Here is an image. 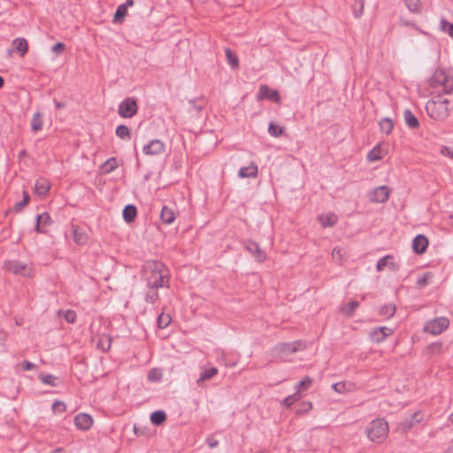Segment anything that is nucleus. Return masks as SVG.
I'll return each mask as SVG.
<instances>
[{"label":"nucleus","instance_id":"1","mask_svg":"<svg viewBox=\"0 0 453 453\" xmlns=\"http://www.w3.org/2000/svg\"><path fill=\"white\" fill-rule=\"evenodd\" d=\"M143 271L148 288L168 287L169 271L162 263L147 262Z\"/></svg>","mask_w":453,"mask_h":453},{"label":"nucleus","instance_id":"2","mask_svg":"<svg viewBox=\"0 0 453 453\" xmlns=\"http://www.w3.org/2000/svg\"><path fill=\"white\" fill-rule=\"evenodd\" d=\"M388 424L383 418H376L370 422L366 427V434L370 441L381 443L388 435Z\"/></svg>","mask_w":453,"mask_h":453},{"label":"nucleus","instance_id":"3","mask_svg":"<svg viewBox=\"0 0 453 453\" xmlns=\"http://www.w3.org/2000/svg\"><path fill=\"white\" fill-rule=\"evenodd\" d=\"M449 100L441 99L438 96L437 99H431L426 103V110L432 119L437 121H442L446 119L449 114Z\"/></svg>","mask_w":453,"mask_h":453},{"label":"nucleus","instance_id":"4","mask_svg":"<svg viewBox=\"0 0 453 453\" xmlns=\"http://www.w3.org/2000/svg\"><path fill=\"white\" fill-rule=\"evenodd\" d=\"M306 348V344L303 341L298 340L293 342L280 343L273 349V352L274 357L287 362L290 354L304 350Z\"/></svg>","mask_w":453,"mask_h":453},{"label":"nucleus","instance_id":"5","mask_svg":"<svg viewBox=\"0 0 453 453\" xmlns=\"http://www.w3.org/2000/svg\"><path fill=\"white\" fill-rule=\"evenodd\" d=\"M431 85L444 94L453 93V75L442 69L436 70L431 79Z\"/></svg>","mask_w":453,"mask_h":453},{"label":"nucleus","instance_id":"6","mask_svg":"<svg viewBox=\"0 0 453 453\" xmlns=\"http://www.w3.org/2000/svg\"><path fill=\"white\" fill-rule=\"evenodd\" d=\"M449 325V321L445 317L436 318L428 321L425 326L424 331L433 335H438L445 331Z\"/></svg>","mask_w":453,"mask_h":453},{"label":"nucleus","instance_id":"7","mask_svg":"<svg viewBox=\"0 0 453 453\" xmlns=\"http://www.w3.org/2000/svg\"><path fill=\"white\" fill-rule=\"evenodd\" d=\"M138 111L136 101L132 97L123 100L119 105V114L125 119L134 117Z\"/></svg>","mask_w":453,"mask_h":453},{"label":"nucleus","instance_id":"8","mask_svg":"<svg viewBox=\"0 0 453 453\" xmlns=\"http://www.w3.org/2000/svg\"><path fill=\"white\" fill-rule=\"evenodd\" d=\"M390 194L391 188L388 186H380L369 194V200L372 203H384L388 200Z\"/></svg>","mask_w":453,"mask_h":453},{"label":"nucleus","instance_id":"9","mask_svg":"<svg viewBox=\"0 0 453 453\" xmlns=\"http://www.w3.org/2000/svg\"><path fill=\"white\" fill-rule=\"evenodd\" d=\"M394 334V329L387 327V326H380L373 328L370 333V339L376 343H380L386 340L388 336H390Z\"/></svg>","mask_w":453,"mask_h":453},{"label":"nucleus","instance_id":"10","mask_svg":"<svg viewBox=\"0 0 453 453\" xmlns=\"http://www.w3.org/2000/svg\"><path fill=\"white\" fill-rule=\"evenodd\" d=\"M264 99H268L278 104L280 103L279 92L275 89H271L267 85L260 86L258 90L257 100L261 101Z\"/></svg>","mask_w":453,"mask_h":453},{"label":"nucleus","instance_id":"11","mask_svg":"<svg viewBox=\"0 0 453 453\" xmlns=\"http://www.w3.org/2000/svg\"><path fill=\"white\" fill-rule=\"evenodd\" d=\"M75 426L82 431H88L93 425V418L87 413H79L74 417Z\"/></svg>","mask_w":453,"mask_h":453},{"label":"nucleus","instance_id":"12","mask_svg":"<svg viewBox=\"0 0 453 453\" xmlns=\"http://www.w3.org/2000/svg\"><path fill=\"white\" fill-rule=\"evenodd\" d=\"M143 153L146 155H158L164 152L165 144L160 140H152L147 145H145L142 149Z\"/></svg>","mask_w":453,"mask_h":453},{"label":"nucleus","instance_id":"13","mask_svg":"<svg viewBox=\"0 0 453 453\" xmlns=\"http://www.w3.org/2000/svg\"><path fill=\"white\" fill-rule=\"evenodd\" d=\"M51 219L49 213L44 212L36 217L35 231L45 234L48 226L51 224Z\"/></svg>","mask_w":453,"mask_h":453},{"label":"nucleus","instance_id":"14","mask_svg":"<svg viewBox=\"0 0 453 453\" xmlns=\"http://www.w3.org/2000/svg\"><path fill=\"white\" fill-rule=\"evenodd\" d=\"M428 246V240L423 234L417 235L412 241L413 251L417 254H423Z\"/></svg>","mask_w":453,"mask_h":453},{"label":"nucleus","instance_id":"15","mask_svg":"<svg viewBox=\"0 0 453 453\" xmlns=\"http://www.w3.org/2000/svg\"><path fill=\"white\" fill-rule=\"evenodd\" d=\"M317 219L321 226L325 228L334 226L338 221V217L334 212H327L326 214L318 215Z\"/></svg>","mask_w":453,"mask_h":453},{"label":"nucleus","instance_id":"16","mask_svg":"<svg viewBox=\"0 0 453 453\" xmlns=\"http://www.w3.org/2000/svg\"><path fill=\"white\" fill-rule=\"evenodd\" d=\"M72 232H73V241L78 245H84L88 242V235L82 228H81L77 226H73Z\"/></svg>","mask_w":453,"mask_h":453},{"label":"nucleus","instance_id":"17","mask_svg":"<svg viewBox=\"0 0 453 453\" xmlns=\"http://www.w3.org/2000/svg\"><path fill=\"white\" fill-rule=\"evenodd\" d=\"M4 268L14 273V274H25L27 267L25 265L18 262V261H8L4 264Z\"/></svg>","mask_w":453,"mask_h":453},{"label":"nucleus","instance_id":"18","mask_svg":"<svg viewBox=\"0 0 453 453\" xmlns=\"http://www.w3.org/2000/svg\"><path fill=\"white\" fill-rule=\"evenodd\" d=\"M257 165L255 163H251L248 166H243L239 170L238 176L240 178H255L257 175Z\"/></svg>","mask_w":453,"mask_h":453},{"label":"nucleus","instance_id":"19","mask_svg":"<svg viewBox=\"0 0 453 453\" xmlns=\"http://www.w3.org/2000/svg\"><path fill=\"white\" fill-rule=\"evenodd\" d=\"M50 182L48 180L41 178L36 180L35 185V194L38 196H44L50 189Z\"/></svg>","mask_w":453,"mask_h":453},{"label":"nucleus","instance_id":"20","mask_svg":"<svg viewBox=\"0 0 453 453\" xmlns=\"http://www.w3.org/2000/svg\"><path fill=\"white\" fill-rule=\"evenodd\" d=\"M246 248L251 254L254 255V257L257 262L261 263L265 260L266 255L262 250H260L257 243L250 242Z\"/></svg>","mask_w":453,"mask_h":453},{"label":"nucleus","instance_id":"21","mask_svg":"<svg viewBox=\"0 0 453 453\" xmlns=\"http://www.w3.org/2000/svg\"><path fill=\"white\" fill-rule=\"evenodd\" d=\"M27 42L25 39H15L12 42V49L10 50V53L12 51H16L19 54V56L23 57L27 50Z\"/></svg>","mask_w":453,"mask_h":453},{"label":"nucleus","instance_id":"22","mask_svg":"<svg viewBox=\"0 0 453 453\" xmlns=\"http://www.w3.org/2000/svg\"><path fill=\"white\" fill-rule=\"evenodd\" d=\"M119 166V160L116 157H111L101 165V172L104 174L111 173Z\"/></svg>","mask_w":453,"mask_h":453},{"label":"nucleus","instance_id":"23","mask_svg":"<svg viewBox=\"0 0 453 453\" xmlns=\"http://www.w3.org/2000/svg\"><path fill=\"white\" fill-rule=\"evenodd\" d=\"M161 219L165 224H172L175 219V213L172 208L164 206L160 213Z\"/></svg>","mask_w":453,"mask_h":453},{"label":"nucleus","instance_id":"24","mask_svg":"<svg viewBox=\"0 0 453 453\" xmlns=\"http://www.w3.org/2000/svg\"><path fill=\"white\" fill-rule=\"evenodd\" d=\"M112 339L108 334H101L98 337L97 348L103 351H108L111 349Z\"/></svg>","mask_w":453,"mask_h":453},{"label":"nucleus","instance_id":"25","mask_svg":"<svg viewBox=\"0 0 453 453\" xmlns=\"http://www.w3.org/2000/svg\"><path fill=\"white\" fill-rule=\"evenodd\" d=\"M219 372V370L216 367H211L208 369H204L203 372L200 374L199 379L197 380V384L201 385L203 381L209 380L216 376Z\"/></svg>","mask_w":453,"mask_h":453},{"label":"nucleus","instance_id":"26","mask_svg":"<svg viewBox=\"0 0 453 453\" xmlns=\"http://www.w3.org/2000/svg\"><path fill=\"white\" fill-rule=\"evenodd\" d=\"M137 215V210L134 205H127L123 210V218L127 223L134 220Z\"/></svg>","mask_w":453,"mask_h":453},{"label":"nucleus","instance_id":"27","mask_svg":"<svg viewBox=\"0 0 453 453\" xmlns=\"http://www.w3.org/2000/svg\"><path fill=\"white\" fill-rule=\"evenodd\" d=\"M395 311H396V307L395 304H392V303L385 304L380 307L379 314L380 316L385 317L386 319H390L395 315Z\"/></svg>","mask_w":453,"mask_h":453},{"label":"nucleus","instance_id":"28","mask_svg":"<svg viewBox=\"0 0 453 453\" xmlns=\"http://www.w3.org/2000/svg\"><path fill=\"white\" fill-rule=\"evenodd\" d=\"M383 157L382 149L380 145L375 146L372 150L367 154V160L370 162H374L381 159Z\"/></svg>","mask_w":453,"mask_h":453},{"label":"nucleus","instance_id":"29","mask_svg":"<svg viewBox=\"0 0 453 453\" xmlns=\"http://www.w3.org/2000/svg\"><path fill=\"white\" fill-rule=\"evenodd\" d=\"M393 259V257L388 255V256H385L383 257L382 258H380L378 263H377V270L379 272L380 271H383L385 269V267L387 266H389L391 267L392 269L395 268V264L393 262H389V260H392Z\"/></svg>","mask_w":453,"mask_h":453},{"label":"nucleus","instance_id":"30","mask_svg":"<svg viewBox=\"0 0 453 453\" xmlns=\"http://www.w3.org/2000/svg\"><path fill=\"white\" fill-rule=\"evenodd\" d=\"M225 51L228 64L232 68L237 69L239 67V59L236 54L228 48Z\"/></svg>","mask_w":453,"mask_h":453},{"label":"nucleus","instance_id":"31","mask_svg":"<svg viewBox=\"0 0 453 453\" xmlns=\"http://www.w3.org/2000/svg\"><path fill=\"white\" fill-rule=\"evenodd\" d=\"M157 326L161 329L167 327L172 322V317L165 312H161L157 317Z\"/></svg>","mask_w":453,"mask_h":453},{"label":"nucleus","instance_id":"32","mask_svg":"<svg viewBox=\"0 0 453 453\" xmlns=\"http://www.w3.org/2000/svg\"><path fill=\"white\" fill-rule=\"evenodd\" d=\"M165 419H166V415L162 411H154L150 415V420L156 426H159V425L163 424L165 421Z\"/></svg>","mask_w":453,"mask_h":453},{"label":"nucleus","instance_id":"33","mask_svg":"<svg viewBox=\"0 0 453 453\" xmlns=\"http://www.w3.org/2000/svg\"><path fill=\"white\" fill-rule=\"evenodd\" d=\"M404 119L406 124L411 128H417L419 126L418 119L411 113V111L407 110L404 111Z\"/></svg>","mask_w":453,"mask_h":453},{"label":"nucleus","instance_id":"34","mask_svg":"<svg viewBox=\"0 0 453 453\" xmlns=\"http://www.w3.org/2000/svg\"><path fill=\"white\" fill-rule=\"evenodd\" d=\"M379 125H380V128L381 132H383L387 134L391 133V131L393 130V127H394L393 121L388 118L381 119L380 121Z\"/></svg>","mask_w":453,"mask_h":453},{"label":"nucleus","instance_id":"35","mask_svg":"<svg viewBox=\"0 0 453 453\" xmlns=\"http://www.w3.org/2000/svg\"><path fill=\"white\" fill-rule=\"evenodd\" d=\"M116 135L119 137L120 139H130L131 138V133L129 128L125 125H119L116 128Z\"/></svg>","mask_w":453,"mask_h":453},{"label":"nucleus","instance_id":"36","mask_svg":"<svg viewBox=\"0 0 453 453\" xmlns=\"http://www.w3.org/2000/svg\"><path fill=\"white\" fill-rule=\"evenodd\" d=\"M424 415L421 412H416L409 421H405L403 426L406 429H410L415 424L420 423L423 420Z\"/></svg>","mask_w":453,"mask_h":453},{"label":"nucleus","instance_id":"37","mask_svg":"<svg viewBox=\"0 0 453 453\" xmlns=\"http://www.w3.org/2000/svg\"><path fill=\"white\" fill-rule=\"evenodd\" d=\"M359 303L357 301H351L350 303H349L348 304L344 305L342 308V311L343 313H345L347 316L349 317H351L355 311L357 310V308L358 307Z\"/></svg>","mask_w":453,"mask_h":453},{"label":"nucleus","instance_id":"38","mask_svg":"<svg viewBox=\"0 0 453 453\" xmlns=\"http://www.w3.org/2000/svg\"><path fill=\"white\" fill-rule=\"evenodd\" d=\"M42 127V117L39 112H36L32 119V130L37 132Z\"/></svg>","mask_w":453,"mask_h":453},{"label":"nucleus","instance_id":"39","mask_svg":"<svg viewBox=\"0 0 453 453\" xmlns=\"http://www.w3.org/2000/svg\"><path fill=\"white\" fill-rule=\"evenodd\" d=\"M312 380L310 377H305L296 386V390L297 394L300 395L302 390H306L311 386Z\"/></svg>","mask_w":453,"mask_h":453},{"label":"nucleus","instance_id":"40","mask_svg":"<svg viewBox=\"0 0 453 453\" xmlns=\"http://www.w3.org/2000/svg\"><path fill=\"white\" fill-rule=\"evenodd\" d=\"M346 255L345 250L342 248L335 247L332 251V257L336 262H342Z\"/></svg>","mask_w":453,"mask_h":453},{"label":"nucleus","instance_id":"41","mask_svg":"<svg viewBox=\"0 0 453 453\" xmlns=\"http://www.w3.org/2000/svg\"><path fill=\"white\" fill-rule=\"evenodd\" d=\"M440 29L453 38V23L441 19L440 23Z\"/></svg>","mask_w":453,"mask_h":453},{"label":"nucleus","instance_id":"42","mask_svg":"<svg viewBox=\"0 0 453 453\" xmlns=\"http://www.w3.org/2000/svg\"><path fill=\"white\" fill-rule=\"evenodd\" d=\"M301 399V395L297 393H295L291 395L287 396L282 402L281 404L285 405L287 408H290L295 403Z\"/></svg>","mask_w":453,"mask_h":453},{"label":"nucleus","instance_id":"43","mask_svg":"<svg viewBox=\"0 0 453 453\" xmlns=\"http://www.w3.org/2000/svg\"><path fill=\"white\" fill-rule=\"evenodd\" d=\"M127 14V5H119L114 14V21H121Z\"/></svg>","mask_w":453,"mask_h":453},{"label":"nucleus","instance_id":"44","mask_svg":"<svg viewBox=\"0 0 453 453\" xmlns=\"http://www.w3.org/2000/svg\"><path fill=\"white\" fill-rule=\"evenodd\" d=\"M157 288H149L145 296L146 302L154 303L158 299Z\"/></svg>","mask_w":453,"mask_h":453},{"label":"nucleus","instance_id":"45","mask_svg":"<svg viewBox=\"0 0 453 453\" xmlns=\"http://www.w3.org/2000/svg\"><path fill=\"white\" fill-rule=\"evenodd\" d=\"M432 278H433L432 273H426L425 274H423L421 277H419L418 279L417 284L418 287L423 288L428 284V282L431 280Z\"/></svg>","mask_w":453,"mask_h":453},{"label":"nucleus","instance_id":"46","mask_svg":"<svg viewBox=\"0 0 453 453\" xmlns=\"http://www.w3.org/2000/svg\"><path fill=\"white\" fill-rule=\"evenodd\" d=\"M406 6L411 12H416L419 11L420 2L419 0H403Z\"/></svg>","mask_w":453,"mask_h":453},{"label":"nucleus","instance_id":"47","mask_svg":"<svg viewBox=\"0 0 453 453\" xmlns=\"http://www.w3.org/2000/svg\"><path fill=\"white\" fill-rule=\"evenodd\" d=\"M268 132L272 136L279 137L283 133V128L276 126L273 123H270Z\"/></svg>","mask_w":453,"mask_h":453},{"label":"nucleus","instance_id":"48","mask_svg":"<svg viewBox=\"0 0 453 453\" xmlns=\"http://www.w3.org/2000/svg\"><path fill=\"white\" fill-rule=\"evenodd\" d=\"M428 351L432 355H439L442 352V343L441 342H434L428 346Z\"/></svg>","mask_w":453,"mask_h":453},{"label":"nucleus","instance_id":"49","mask_svg":"<svg viewBox=\"0 0 453 453\" xmlns=\"http://www.w3.org/2000/svg\"><path fill=\"white\" fill-rule=\"evenodd\" d=\"M65 320L68 323H74L76 320V313L72 310H67L61 312Z\"/></svg>","mask_w":453,"mask_h":453},{"label":"nucleus","instance_id":"50","mask_svg":"<svg viewBox=\"0 0 453 453\" xmlns=\"http://www.w3.org/2000/svg\"><path fill=\"white\" fill-rule=\"evenodd\" d=\"M39 379L41 380V381L44 384H47V385H50V386H55V380H57V378L53 375H50V374H41L39 376Z\"/></svg>","mask_w":453,"mask_h":453},{"label":"nucleus","instance_id":"51","mask_svg":"<svg viewBox=\"0 0 453 453\" xmlns=\"http://www.w3.org/2000/svg\"><path fill=\"white\" fill-rule=\"evenodd\" d=\"M52 410L55 413H62L65 411L66 406L63 402L57 401L52 404Z\"/></svg>","mask_w":453,"mask_h":453},{"label":"nucleus","instance_id":"52","mask_svg":"<svg viewBox=\"0 0 453 453\" xmlns=\"http://www.w3.org/2000/svg\"><path fill=\"white\" fill-rule=\"evenodd\" d=\"M28 201V195L24 192V197H23V200L18 203H16L13 207V210L15 211H19L27 203Z\"/></svg>","mask_w":453,"mask_h":453},{"label":"nucleus","instance_id":"53","mask_svg":"<svg viewBox=\"0 0 453 453\" xmlns=\"http://www.w3.org/2000/svg\"><path fill=\"white\" fill-rule=\"evenodd\" d=\"M65 44L62 42H58L52 47V51L56 54H60L65 50Z\"/></svg>","mask_w":453,"mask_h":453},{"label":"nucleus","instance_id":"54","mask_svg":"<svg viewBox=\"0 0 453 453\" xmlns=\"http://www.w3.org/2000/svg\"><path fill=\"white\" fill-rule=\"evenodd\" d=\"M441 153L443 156H446V157H449L450 158H453V151L449 148H448V147H442L441 149Z\"/></svg>","mask_w":453,"mask_h":453},{"label":"nucleus","instance_id":"55","mask_svg":"<svg viewBox=\"0 0 453 453\" xmlns=\"http://www.w3.org/2000/svg\"><path fill=\"white\" fill-rule=\"evenodd\" d=\"M363 10H364V2H363V0H361L360 1V8H359V10L354 11V16L356 18H359L363 13Z\"/></svg>","mask_w":453,"mask_h":453},{"label":"nucleus","instance_id":"56","mask_svg":"<svg viewBox=\"0 0 453 453\" xmlns=\"http://www.w3.org/2000/svg\"><path fill=\"white\" fill-rule=\"evenodd\" d=\"M333 387L335 391L342 393L345 388V385L343 383H336V384H334Z\"/></svg>","mask_w":453,"mask_h":453},{"label":"nucleus","instance_id":"57","mask_svg":"<svg viewBox=\"0 0 453 453\" xmlns=\"http://www.w3.org/2000/svg\"><path fill=\"white\" fill-rule=\"evenodd\" d=\"M207 441L210 448H214L218 445V441L213 438H209Z\"/></svg>","mask_w":453,"mask_h":453},{"label":"nucleus","instance_id":"58","mask_svg":"<svg viewBox=\"0 0 453 453\" xmlns=\"http://www.w3.org/2000/svg\"><path fill=\"white\" fill-rule=\"evenodd\" d=\"M304 411H309L312 409V403L311 402L303 403Z\"/></svg>","mask_w":453,"mask_h":453},{"label":"nucleus","instance_id":"59","mask_svg":"<svg viewBox=\"0 0 453 453\" xmlns=\"http://www.w3.org/2000/svg\"><path fill=\"white\" fill-rule=\"evenodd\" d=\"M122 5H127V9L130 6L134 5V0H127L125 4H122Z\"/></svg>","mask_w":453,"mask_h":453},{"label":"nucleus","instance_id":"60","mask_svg":"<svg viewBox=\"0 0 453 453\" xmlns=\"http://www.w3.org/2000/svg\"><path fill=\"white\" fill-rule=\"evenodd\" d=\"M52 453H66L65 450H63L62 449H58L56 450H54Z\"/></svg>","mask_w":453,"mask_h":453},{"label":"nucleus","instance_id":"61","mask_svg":"<svg viewBox=\"0 0 453 453\" xmlns=\"http://www.w3.org/2000/svg\"><path fill=\"white\" fill-rule=\"evenodd\" d=\"M23 367L25 370H28V362H24L23 363Z\"/></svg>","mask_w":453,"mask_h":453},{"label":"nucleus","instance_id":"62","mask_svg":"<svg viewBox=\"0 0 453 453\" xmlns=\"http://www.w3.org/2000/svg\"><path fill=\"white\" fill-rule=\"evenodd\" d=\"M148 377H149V379H150V380H153L154 374H152V372H149Z\"/></svg>","mask_w":453,"mask_h":453},{"label":"nucleus","instance_id":"63","mask_svg":"<svg viewBox=\"0 0 453 453\" xmlns=\"http://www.w3.org/2000/svg\"><path fill=\"white\" fill-rule=\"evenodd\" d=\"M148 377H149V379H150V380H153L154 374H152V372H149Z\"/></svg>","mask_w":453,"mask_h":453},{"label":"nucleus","instance_id":"64","mask_svg":"<svg viewBox=\"0 0 453 453\" xmlns=\"http://www.w3.org/2000/svg\"><path fill=\"white\" fill-rule=\"evenodd\" d=\"M4 86V79L0 76V88Z\"/></svg>","mask_w":453,"mask_h":453}]
</instances>
